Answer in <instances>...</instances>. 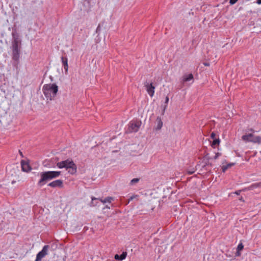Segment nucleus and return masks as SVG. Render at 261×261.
<instances>
[{
    "label": "nucleus",
    "instance_id": "obj_1",
    "mask_svg": "<svg viewBox=\"0 0 261 261\" xmlns=\"http://www.w3.org/2000/svg\"><path fill=\"white\" fill-rule=\"evenodd\" d=\"M61 171H44L40 173V179L38 181L37 185L39 187H42L45 185L48 181L58 177L61 175Z\"/></svg>",
    "mask_w": 261,
    "mask_h": 261
},
{
    "label": "nucleus",
    "instance_id": "obj_2",
    "mask_svg": "<svg viewBox=\"0 0 261 261\" xmlns=\"http://www.w3.org/2000/svg\"><path fill=\"white\" fill-rule=\"evenodd\" d=\"M43 92L47 100H52L57 96L58 86L56 84H48L43 85Z\"/></svg>",
    "mask_w": 261,
    "mask_h": 261
},
{
    "label": "nucleus",
    "instance_id": "obj_3",
    "mask_svg": "<svg viewBox=\"0 0 261 261\" xmlns=\"http://www.w3.org/2000/svg\"><path fill=\"white\" fill-rule=\"evenodd\" d=\"M57 166L60 169L66 168L68 172L72 175L75 174L77 172V166L72 160L67 159L58 162Z\"/></svg>",
    "mask_w": 261,
    "mask_h": 261
},
{
    "label": "nucleus",
    "instance_id": "obj_4",
    "mask_svg": "<svg viewBox=\"0 0 261 261\" xmlns=\"http://www.w3.org/2000/svg\"><path fill=\"white\" fill-rule=\"evenodd\" d=\"M242 139L245 142H250L259 144L261 143V137L255 136L252 133L242 136Z\"/></svg>",
    "mask_w": 261,
    "mask_h": 261
},
{
    "label": "nucleus",
    "instance_id": "obj_5",
    "mask_svg": "<svg viewBox=\"0 0 261 261\" xmlns=\"http://www.w3.org/2000/svg\"><path fill=\"white\" fill-rule=\"evenodd\" d=\"M141 121L138 120L131 121L128 124L127 132L128 133L137 132L141 125Z\"/></svg>",
    "mask_w": 261,
    "mask_h": 261
},
{
    "label": "nucleus",
    "instance_id": "obj_6",
    "mask_svg": "<svg viewBox=\"0 0 261 261\" xmlns=\"http://www.w3.org/2000/svg\"><path fill=\"white\" fill-rule=\"evenodd\" d=\"M12 35L13 39L12 43V49L20 48L19 44H20V40H19L18 35L16 33L12 32Z\"/></svg>",
    "mask_w": 261,
    "mask_h": 261
},
{
    "label": "nucleus",
    "instance_id": "obj_7",
    "mask_svg": "<svg viewBox=\"0 0 261 261\" xmlns=\"http://www.w3.org/2000/svg\"><path fill=\"white\" fill-rule=\"evenodd\" d=\"M48 248L49 246L47 245L44 246L42 250L37 254L35 261H41L42 258L47 255Z\"/></svg>",
    "mask_w": 261,
    "mask_h": 261
},
{
    "label": "nucleus",
    "instance_id": "obj_8",
    "mask_svg": "<svg viewBox=\"0 0 261 261\" xmlns=\"http://www.w3.org/2000/svg\"><path fill=\"white\" fill-rule=\"evenodd\" d=\"M99 200H100L102 203H106L107 202L111 203L112 201L114 200V198L112 197H107L104 199H102L101 198H96L95 197H92V202L91 204L92 206H96L97 204L94 203V201Z\"/></svg>",
    "mask_w": 261,
    "mask_h": 261
},
{
    "label": "nucleus",
    "instance_id": "obj_9",
    "mask_svg": "<svg viewBox=\"0 0 261 261\" xmlns=\"http://www.w3.org/2000/svg\"><path fill=\"white\" fill-rule=\"evenodd\" d=\"M47 186L54 188H62L63 187V181L61 179L55 180L49 183Z\"/></svg>",
    "mask_w": 261,
    "mask_h": 261
},
{
    "label": "nucleus",
    "instance_id": "obj_10",
    "mask_svg": "<svg viewBox=\"0 0 261 261\" xmlns=\"http://www.w3.org/2000/svg\"><path fill=\"white\" fill-rule=\"evenodd\" d=\"M145 86L146 87V91L148 94L151 97H152L154 93L155 87L153 86L152 83L150 84H145Z\"/></svg>",
    "mask_w": 261,
    "mask_h": 261
},
{
    "label": "nucleus",
    "instance_id": "obj_11",
    "mask_svg": "<svg viewBox=\"0 0 261 261\" xmlns=\"http://www.w3.org/2000/svg\"><path fill=\"white\" fill-rule=\"evenodd\" d=\"M21 166L22 170L24 172H28L31 171L32 169V168L30 167L29 164L24 160H22L21 161Z\"/></svg>",
    "mask_w": 261,
    "mask_h": 261
},
{
    "label": "nucleus",
    "instance_id": "obj_12",
    "mask_svg": "<svg viewBox=\"0 0 261 261\" xmlns=\"http://www.w3.org/2000/svg\"><path fill=\"white\" fill-rule=\"evenodd\" d=\"M20 48L12 49V59L14 61H17L20 57Z\"/></svg>",
    "mask_w": 261,
    "mask_h": 261
},
{
    "label": "nucleus",
    "instance_id": "obj_13",
    "mask_svg": "<svg viewBox=\"0 0 261 261\" xmlns=\"http://www.w3.org/2000/svg\"><path fill=\"white\" fill-rule=\"evenodd\" d=\"M61 60L63 64V66L64 67V69L65 70V73H67L68 72V59L67 57H62Z\"/></svg>",
    "mask_w": 261,
    "mask_h": 261
},
{
    "label": "nucleus",
    "instance_id": "obj_14",
    "mask_svg": "<svg viewBox=\"0 0 261 261\" xmlns=\"http://www.w3.org/2000/svg\"><path fill=\"white\" fill-rule=\"evenodd\" d=\"M194 77L192 73L185 74L182 76L183 83L189 82L190 81H193Z\"/></svg>",
    "mask_w": 261,
    "mask_h": 261
},
{
    "label": "nucleus",
    "instance_id": "obj_15",
    "mask_svg": "<svg viewBox=\"0 0 261 261\" xmlns=\"http://www.w3.org/2000/svg\"><path fill=\"white\" fill-rule=\"evenodd\" d=\"M126 256H127V252H123L121 255H118L117 254L115 255L114 258L116 260H123V259H124L126 258Z\"/></svg>",
    "mask_w": 261,
    "mask_h": 261
},
{
    "label": "nucleus",
    "instance_id": "obj_16",
    "mask_svg": "<svg viewBox=\"0 0 261 261\" xmlns=\"http://www.w3.org/2000/svg\"><path fill=\"white\" fill-rule=\"evenodd\" d=\"M157 126L156 129L160 130L163 126V122L161 118L160 117H158L156 118Z\"/></svg>",
    "mask_w": 261,
    "mask_h": 261
},
{
    "label": "nucleus",
    "instance_id": "obj_17",
    "mask_svg": "<svg viewBox=\"0 0 261 261\" xmlns=\"http://www.w3.org/2000/svg\"><path fill=\"white\" fill-rule=\"evenodd\" d=\"M234 165V163H229L226 165H223L222 167V171L223 172H225L229 168H230Z\"/></svg>",
    "mask_w": 261,
    "mask_h": 261
},
{
    "label": "nucleus",
    "instance_id": "obj_18",
    "mask_svg": "<svg viewBox=\"0 0 261 261\" xmlns=\"http://www.w3.org/2000/svg\"><path fill=\"white\" fill-rule=\"evenodd\" d=\"M220 142L219 138L213 139L211 146L213 148H215L216 146L218 145Z\"/></svg>",
    "mask_w": 261,
    "mask_h": 261
},
{
    "label": "nucleus",
    "instance_id": "obj_19",
    "mask_svg": "<svg viewBox=\"0 0 261 261\" xmlns=\"http://www.w3.org/2000/svg\"><path fill=\"white\" fill-rule=\"evenodd\" d=\"M244 246L242 243H240L237 247V256H240V251L243 249Z\"/></svg>",
    "mask_w": 261,
    "mask_h": 261
},
{
    "label": "nucleus",
    "instance_id": "obj_20",
    "mask_svg": "<svg viewBox=\"0 0 261 261\" xmlns=\"http://www.w3.org/2000/svg\"><path fill=\"white\" fill-rule=\"evenodd\" d=\"M139 180V178H133L131 181H130V184L131 185H134L136 183H137Z\"/></svg>",
    "mask_w": 261,
    "mask_h": 261
},
{
    "label": "nucleus",
    "instance_id": "obj_21",
    "mask_svg": "<svg viewBox=\"0 0 261 261\" xmlns=\"http://www.w3.org/2000/svg\"><path fill=\"white\" fill-rule=\"evenodd\" d=\"M168 101H169V97L168 96H166V99H165V103L166 105L168 104ZM167 105H165V107H164V112L165 111V110L166 109V107H167Z\"/></svg>",
    "mask_w": 261,
    "mask_h": 261
},
{
    "label": "nucleus",
    "instance_id": "obj_22",
    "mask_svg": "<svg viewBox=\"0 0 261 261\" xmlns=\"http://www.w3.org/2000/svg\"><path fill=\"white\" fill-rule=\"evenodd\" d=\"M100 30H101L100 25V24H98V25L97 26L96 30V33H98V34L99 33Z\"/></svg>",
    "mask_w": 261,
    "mask_h": 261
},
{
    "label": "nucleus",
    "instance_id": "obj_23",
    "mask_svg": "<svg viewBox=\"0 0 261 261\" xmlns=\"http://www.w3.org/2000/svg\"><path fill=\"white\" fill-rule=\"evenodd\" d=\"M211 138L213 139H216V134L214 132H212L211 134Z\"/></svg>",
    "mask_w": 261,
    "mask_h": 261
},
{
    "label": "nucleus",
    "instance_id": "obj_24",
    "mask_svg": "<svg viewBox=\"0 0 261 261\" xmlns=\"http://www.w3.org/2000/svg\"><path fill=\"white\" fill-rule=\"evenodd\" d=\"M238 0H230L229 3L231 5H234Z\"/></svg>",
    "mask_w": 261,
    "mask_h": 261
},
{
    "label": "nucleus",
    "instance_id": "obj_25",
    "mask_svg": "<svg viewBox=\"0 0 261 261\" xmlns=\"http://www.w3.org/2000/svg\"><path fill=\"white\" fill-rule=\"evenodd\" d=\"M187 172L189 175H191L195 172V170L193 169L191 170L188 171Z\"/></svg>",
    "mask_w": 261,
    "mask_h": 261
},
{
    "label": "nucleus",
    "instance_id": "obj_26",
    "mask_svg": "<svg viewBox=\"0 0 261 261\" xmlns=\"http://www.w3.org/2000/svg\"><path fill=\"white\" fill-rule=\"evenodd\" d=\"M209 165V163H208V161H207V162H205L204 163V165L203 166V167H205L206 166Z\"/></svg>",
    "mask_w": 261,
    "mask_h": 261
},
{
    "label": "nucleus",
    "instance_id": "obj_27",
    "mask_svg": "<svg viewBox=\"0 0 261 261\" xmlns=\"http://www.w3.org/2000/svg\"><path fill=\"white\" fill-rule=\"evenodd\" d=\"M203 64L204 65L206 66H210V64L208 63H203Z\"/></svg>",
    "mask_w": 261,
    "mask_h": 261
},
{
    "label": "nucleus",
    "instance_id": "obj_28",
    "mask_svg": "<svg viewBox=\"0 0 261 261\" xmlns=\"http://www.w3.org/2000/svg\"><path fill=\"white\" fill-rule=\"evenodd\" d=\"M256 3L259 5L261 4V0H257Z\"/></svg>",
    "mask_w": 261,
    "mask_h": 261
},
{
    "label": "nucleus",
    "instance_id": "obj_29",
    "mask_svg": "<svg viewBox=\"0 0 261 261\" xmlns=\"http://www.w3.org/2000/svg\"><path fill=\"white\" fill-rule=\"evenodd\" d=\"M240 191H237L235 192V193L237 194V195H239L240 193Z\"/></svg>",
    "mask_w": 261,
    "mask_h": 261
},
{
    "label": "nucleus",
    "instance_id": "obj_30",
    "mask_svg": "<svg viewBox=\"0 0 261 261\" xmlns=\"http://www.w3.org/2000/svg\"><path fill=\"white\" fill-rule=\"evenodd\" d=\"M218 155H219V153H217V154H216V155L215 156V157H214V159H216L218 158Z\"/></svg>",
    "mask_w": 261,
    "mask_h": 261
},
{
    "label": "nucleus",
    "instance_id": "obj_31",
    "mask_svg": "<svg viewBox=\"0 0 261 261\" xmlns=\"http://www.w3.org/2000/svg\"><path fill=\"white\" fill-rule=\"evenodd\" d=\"M19 153H20V155H21L22 157H23V154H22V152H21L20 150H19Z\"/></svg>",
    "mask_w": 261,
    "mask_h": 261
},
{
    "label": "nucleus",
    "instance_id": "obj_32",
    "mask_svg": "<svg viewBox=\"0 0 261 261\" xmlns=\"http://www.w3.org/2000/svg\"><path fill=\"white\" fill-rule=\"evenodd\" d=\"M249 130H250V132H254V129H253V128H250V129H249Z\"/></svg>",
    "mask_w": 261,
    "mask_h": 261
},
{
    "label": "nucleus",
    "instance_id": "obj_33",
    "mask_svg": "<svg viewBox=\"0 0 261 261\" xmlns=\"http://www.w3.org/2000/svg\"><path fill=\"white\" fill-rule=\"evenodd\" d=\"M133 199V197H131L129 199V202L132 200V199Z\"/></svg>",
    "mask_w": 261,
    "mask_h": 261
},
{
    "label": "nucleus",
    "instance_id": "obj_34",
    "mask_svg": "<svg viewBox=\"0 0 261 261\" xmlns=\"http://www.w3.org/2000/svg\"><path fill=\"white\" fill-rule=\"evenodd\" d=\"M105 208H110V206H109L108 205H106V206H105Z\"/></svg>",
    "mask_w": 261,
    "mask_h": 261
},
{
    "label": "nucleus",
    "instance_id": "obj_35",
    "mask_svg": "<svg viewBox=\"0 0 261 261\" xmlns=\"http://www.w3.org/2000/svg\"><path fill=\"white\" fill-rule=\"evenodd\" d=\"M206 159L207 160H208V158H207L206 155H205V156H204V159Z\"/></svg>",
    "mask_w": 261,
    "mask_h": 261
}]
</instances>
